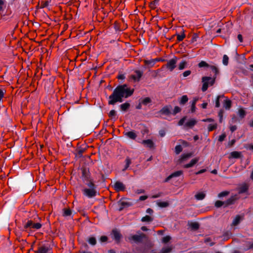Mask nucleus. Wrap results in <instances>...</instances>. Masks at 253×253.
<instances>
[{
  "label": "nucleus",
  "mask_w": 253,
  "mask_h": 253,
  "mask_svg": "<svg viewBox=\"0 0 253 253\" xmlns=\"http://www.w3.org/2000/svg\"><path fill=\"white\" fill-rule=\"evenodd\" d=\"M133 92V89L128 87L126 84H123L117 86L113 91L112 94L109 97L108 103L114 105L116 103L122 102L123 98H127L130 96Z\"/></svg>",
  "instance_id": "obj_1"
},
{
  "label": "nucleus",
  "mask_w": 253,
  "mask_h": 253,
  "mask_svg": "<svg viewBox=\"0 0 253 253\" xmlns=\"http://www.w3.org/2000/svg\"><path fill=\"white\" fill-rule=\"evenodd\" d=\"M145 238V235L140 231H138L136 234L130 235L128 239L131 243H142L143 239Z\"/></svg>",
  "instance_id": "obj_2"
},
{
  "label": "nucleus",
  "mask_w": 253,
  "mask_h": 253,
  "mask_svg": "<svg viewBox=\"0 0 253 253\" xmlns=\"http://www.w3.org/2000/svg\"><path fill=\"white\" fill-rule=\"evenodd\" d=\"M202 82L203 83L202 90L205 91L207 90L209 85H212L214 83V80L210 77H204L202 78Z\"/></svg>",
  "instance_id": "obj_3"
},
{
  "label": "nucleus",
  "mask_w": 253,
  "mask_h": 253,
  "mask_svg": "<svg viewBox=\"0 0 253 253\" xmlns=\"http://www.w3.org/2000/svg\"><path fill=\"white\" fill-rule=\"evenodd\" d=\"M35 253H52V249L49 244H44L40 247Z\"/></svg>",
  "instance_id": "obj_4"
},
{
  "label": "nucleus",
  "mask_w": 253,
  "mask_h": 253,
  "mask_svg": "<svg viewBox=\"0 0 253 253\" xmlns=\"http://www.w3.org/2000/svg\"><path fill=\"white\" fill-rule=\"evenodd\" d=\"M83 194L88 198H92L99 194L96 189L84 188L83 190Z\"/></svg>",
  "instance_id": "obj_5"
},
{
  "label": "nucleus",
  "mask_w": 253,
  "mask_h": 253,
  "mask_svg": "<svg viewBox=\"0 0 253 253\" xmlns=\"http://www.w3.org/2000/svg\"><path fill=\"white\" fill-rule=\"evenodd\" d=\"M42 227V225L40 223H34L31 220H28L24 226V230L28 231L29 229L34 228L35 229H39Z\"/></svg>",
  "instance_id": "obj_6"
},
{
  "label": "nucleus",
  "mask_w": 253,
  "mask_h": 253,
  "mask_svg": "<svg viewBox=\"0 0 253 253\" xmlns=\"http://www.w3.org/2000/svg\"><path fill=\"white\" fill-rule=\"evenodd\" d=\"M111 235H112V238L113 239H114L115 241H116L117 242L120 241V240L122 237V235L120 234V233L119 232V231L116 229L113 230V231H112V233H111Z\"/></svg>",
  "instance_id": "obj_7"
},
{
  "label": "nucleus",
  "mask_w": 253,
  "mask_h": 253,
  "mask_svg": "<svg viewBox=\"0 0 253 253\" xmlns=\"http://www.w3.org/2000/svg\"><path fill=\"white\" fill-rule=\"evenodd\" d=\"M182 174V170H178L172 173L168 177H167L165 180V182H168L170 179L173 177H178Z\"/></svg>",
  "instance_id": "obj_8"
},
{
  "label": "nucleus",
  "mask_w": 253,
  "mask_h": 253,
  "mask_svg": "<svg viewBox=\"0 0 253 253\" xmlns=\"http://www.w3.org/2000/svg\"><path fill=\"white\" fill-rule=\"evenodd\" d=\"M176 63V58H172L169 60L167 63L168 68L171 71L175 67V64Z\"/></svg>",
  "instance_id": "obj_9"
},
{
  "label": "nucleus",
  "mask_w": 253,
  "mask_h": 253,
  "mask_svg": "<svg viewBox=\"0 0 253 253\" xmlns=\"http://www.w3.org/2000/svg\"><path fill=\"white\" fill-rule=\"evenodd\" d=\"M175 36H176L177 40L179 42L182 41L183 39L185 37V35L184 34V31L181 28H180L179 31L176 33Z\"/></svg>",
  "instance_id": "obj_10"
},
{
  "label": "nucleus",
  "mask_w": 253,
  "mask_h": 253,
  "mask_svg": "<svg viewBox=\"0 0 253 253\" xmlns=\"http://www.w3.org/2000/svg\"><path fill=\"white\" fill-rule=\"evenodd\" d=\"M114 188L117 191H124L125 189V186L123 183L120 181H117L114 184Z\"/></svg>",
  "instance_id": "obj_11"
},
{
  "label": "nucleus",
  "mask_w": 253,
  "mask_h": 253,
  "mask_svg": "<svg viewBox=\"0 0 253 253\" xmlns=\"http://www.w3.org/2000/svg\"><path fill=\"white\" fill-rule=\"evenodd\" d=\"M142 76V72L139 70H137L135 72L134 74L132 75V78L135 81H139Z\"/></svg>",
  "instance_id": "obj_12"
},
{
  "label": "nucleus",
  "mask_w": 253,
  "mask_h": 253,
  "mask_svg": "<svg viewBox=\"0 0 253 253\" xmlns=\"http://www.w3.org/2000/svg\"><path fill=\"white\" fill-rule=\"evenodd\" d=\"M125 135L128 138L134 140L137 137V135L134 131H130L126 132Z\"/></svg>",
  "instance_id": "obj_13"
},
{
  "label": "nucleus",
  "mask_w": 253,
  "mask_h": 253,
  "mask_svg": "<svg viewBox=\"0 0 253 253\" xmlns=\"http://www.w3.org/2000/svg\"><path fill=\"white\" fill-rule=\"evenodd\" d=\"M242 219V216L239 215H237L233 219L231 225L235 226L238 225Z\"/></svg>",
  "instance_id": "obj_14"
},
{
  "label": "nucleus",
  "mask_w": 253,
  "mask_h": 253,
  "mask_svg": "<svg viewBox=\"0 0 253 253\" xmlns=\"http://www.w3.org/2000/svg\"><path fill=\"white\" fill-rule=\"evenodd\" d=\"M141 143L149 148H152L154 147V143L150 139L144 140L142 141Z\"/></svg>",
  "instance_id": "obj_15"
},
{
  "label": "nucleus",
  "mask_w": 253,
  "mask_h": 253,
  "mask_svg": "<svg viewBox=\"0 0 253 253\" xmlns=\"http://www.w3.org/2000/svg\"><path fill=\"white\" fill-rule=\"evenodd\" d=\"M197 123V121L195 119H190L188 120L185 124V126L189 127L194 126Z\"/></svg>",
  "instance_id": "obj_16"
},
{
  "label": "nucleus",
  "mask_w": 253,
  "mask_h": 253,
  "mask_svg": "<svg viewBox=\"0 0 253 253\" xmlns=\"http://www.w3.org/2000/svg\"><path fill=\"white\" fill-rule=\"evenodd\" d=\"M249 186L246 184H242L239 188V193L243 194L248 191Z\"/></svg>",
  "instance_id": "obj_17"
},
{
  "label": "nucleus",
  "mask_w": 253,
  "mask_h": 253,
  "mask_svg": "<svg viewBox=\"0 0 253 253\" xmlns=\"http://www.w3.org/2000/svg\"><path fill=\"white\" fill-rule=\"evenodd\" d=\"M199 161L198 158H194L189 163L187 164L184 166V168H189L193 167L195 164H196L198 161Z\"/></svg>",
  "instance_id": "obj_18"
},
{
  "label": "nucleus",
  "mask_w": 253,
  "mask_h": 253,
  "mask_svg": "<svg viewBox=\"0 0 253 253\" xmlns=\"http://www.w3.org/2000/svg\"><path fill=\"white\" fill-rule=\"evenodd\" d=\"M63 215L65 217H71L72 215V211L69 209H64Z\"/></svg>",
  "instance_id": "obj_19"
},
{
  "label": "nucleus",
  "mask_w": 253,
  "mask_h": 253,
  "mask_svg": "<svg viewBox=\"0 0 253 253\" xmlns=\"http://www.w3.org/2000/svg\"><path fill=\"white\" fill-rule=\"evenodd\" d=\"M206 194L204 192H200L197 193L195 197V198L198 200H202L205 197Z\"/></svg>",
  "instance_id": "obj_20"
},
{
  "label": "nucleus",
  "mask_w": 253,
  "mask_h": 253,
  "mask_svg": "<svg viewBox=\"0 0 253 253\" xmlns=\"http://www.w3.org/2000/svg\"><path fill=\"white\" fill-rule=\"evenodd\" d=\"M231 106V101L230 100L228 99H226L225 100H224L223 103V107L226 110H229Z\"/></svg>",
  "instance_id": "obj_21"
},
{
  "label": "nucleus",
  "mask_w": 253,
  "mask_h": 253,
  "mask_svg": "<svg viewBox=\"0 0 253 253\" xmlns=\"http://www.w3.org/2000/svg\"><path fill=\"white\" fill-rule=\"evenodd\" d=\"M87 241L91 246H94L96 244V239L94 237H89Z\"/></svg>",
  "instance_id": "obj_22"
},
{
  "label": "nucleus",
  "mask_w": 253,
  "mask_h": 253,
  "mask_svg": "<svg viewBox=\"0 0 253 253\" xmlns=\"http://www.w3.org/2000/svg\"><path fill=\"white\" fill-rule=\"evenodd\" d=\"M130 107V104L128 102H126L120 105L121 109L122 111H126Z\"/></svg>",
  "instance_id": "obj_23"
},
{
  "label": "nucleus",
  "mask_w": 253,
  "mask_h": 253,
  "mask_svg": "<svg viewBox=\"0 0 253 253\" xmlns=\"http://www.w3.org/2000/svg\"><path fill=\"white\" fill-rule=\"evenodd\" d=\"M160 112L165 115H168L170 113L169 107V106L164 107L160 111Z\"/></svg>",
  "instance_id": "obj_24"
},
{
  "label": "nucleus",
  "mask_w": 253,
  "mask_h": 253,
  "mask_svg": "<svg viewBox=\"0 0 253 253\" xmlns=\"http://www.w3.org/2000/svg\"><path fill=\"white\" fill-rule=\"evenodd\" d=\"M157 205L161 208H166L169 206V203L167 202L157 201Z\"/></svg>",
  "instance_id": "obj_25"
},
{
  "label": "nucleus",
  "mask_w": 253,
  "mask_h": 253,
  "mask_svg": "<svg viewBox=\"0 0 253 253\" xmlns=\"http://www.w3.org/2000/svg\"><path fill=\"white\" fill-rule=\"evenodd\" d=\"M241 155V153L237 151H233L230 153L231 157L233 158H239Z\"/></svg>",
  "instance_id": "obj_26"
},
{
  "label": "nucleus",
  "mask_w": 253,
  "mask_h": 253,
  "mask_svg": "<svg viewBox=\"0 0 253 253\" xmlns=\"http://www.w3.org/2000/svg\"><path fill=\"white\" fill-rule=\"evenodd\" d=\"M171 248L170 247H164L162 249L159 253H169L171 251Z\"/></svg>",
  "instance_id": "obj_27"
},
{
  "label": "nucleus",
  "mask_w": 253,
  "mask_h": 253,
  "mask_svg": "<svg viewBox=\"0 0 253 253\" xmlns=\"http://www.w3.org/2000/svg\"><path fill=\"white\" fill-rule=\"evenodd\" d=\"M188 100V98L187 95H183L180 99V104L181 105L184 104Z\"/></svg>",
  "instance_id": "obj_28"
},
{
  "label": "nucleus",
  "mask_w": 253,
  "mask_h": 253,
  "mask_svg": "<svg viewBox=\"0 0 253 253\" xmlns=\"http://www.w3.org/2000/svg\"><path fill=\"white\" fill-rule=\"evenodd\" d=\"M153 220V218L149 215H146L141 219L142 222H150Z\"/></svg>",
  "instance_id": "obj_29"
},
{
  "label": "nucleus",
  "mask_w": 253,
  "mask_h": 253,
  "mask_svg": "<svg viewBox=\"0 0 253 253\" xmlns=\"http://www.w3.org/2000/svg\"><path fill=\"white\" fill-rule=\"evenodd\" d=\"M192 229L197 230L199 228V224L197 222H192L190 224Z\"/></svg>",
  "instance_id": "obj_30"
},
{
  "label": "nucleus",
  "mask_w": 253,
  "mask_h": 253,
  "mask_svg": "<svg viewBox=\"0 0 253 253\" xmlns=\"http://www.w3.org/2000/svg\"><path fill=\"white\" fill-rule=\"evenodd\" d=\"M216 126H217V125H216V124H215V123H212V124H209L208 126L209 131H212L213 129H215L216 128Z\"/></svg>",
  "instance_id": "obj_31"
},
{
  "label": "nucleus",
  "mask_w": 253,
  "mask_h": 253,
  "mask_svg": "<svg viewBox=\"0 0 253 253\" xmlns=\"http://www.w3.org/2000/svg\"><path fill=\"white\" fill-rule=\"evenodd\" d=\"M182 151V147L180 145H177L175 147V152L176 154H179Z\"/></svg>",
  "instance_id": "obj_32"
},
{
  "label": "nucleus",
  "mask_w": 253,
  "mask_h": 253,
  "mask_svg": "<svg viewBox=\"0 0 253 253\" xmlns=\"http://www.w3.org/2000/svg\"><path fill=\"white\" fill-rule=\"evenodd\" d=\"M131 163V161L129 158H126V165L123 169V170L125 171L129 166Z\"/></svg>",
  "instance_id": "obj_33"
},
{
  "label": "nucleus",
  "mask_w": 253,
  "mask_h": 253,
  "mask_svg": "<svg viewBox=\"0 0 253 253\" xmlns=\"http://www.w3.org/2000/svg\"><path fill=\"white\" fill-rule=\"evenodd\" d=\"M238 115L240 117L243 118L246 115V112L244 109H241L238 111Z\"/></svg>",
  "instance_id": "obj_34"
},
{
  "label": "nucleus",
  "mask_w": 253,
  "mask_h": 253,
  "mask_svg": "<svg viewBox=\"0 0 253 253\" xmlns=\"http://www.w3.org/2000/svg\"><path fill=\"white\" fill-rule=\"evenodd\" d=\"M151 101V99L149 97H145L142 100L141 103L144 105H147L150 103Z\"/></svg>",
  "instance_id": "obj_35"
},
{
  "label": "nucleus",
  "mask_w": 253,
  "mask_h": 253,
  "mask_svg": "<svg viewBox=\"0 0 253 253\" xmlns=\"http://www.w3.org/2000/svg\"><path fill=\"white\" fill-rule=\"evenodd\" d=\"M228 57L226 55H224L222 59L223 64L225 66H227L228 64Z\"/></svg>",
  "instance_id": "obj_36"
},
{
  "label": "nucleus",
  "mask_w": 253,
  "mask_h": 253,
  "mask_svg": "<svg viewBox=\"0 0 253 253\" xmlns=\"http://www.w3.org/2000/svg\"><path fill=\"white\" fill-rule=\"evenodd\" d=\"M235 200V198L234 197H232L230 198H229L228 200H227L226 205H229L232 204L234 201Z\"/></svg>",
  "instance_id": "obj_37"
},
{
  "label": "nucleus",
  "mask_w": 253,
  "mask_h": 253,
  "mask_svg": "<svg viewBox=\"0 0 253 253\" xmlns=\"http://www.w3.org/2000/svg\"><path fill=\"white\" fill-rule=\"evenodd\" d=\"M209 65L205 61H202L199 63V67L200 68L207 67Z\"/></svg>",
  "instance_id": "obj_38"
},
{
  "label": "nucleus",
  "mask_w": 253,
  "mask_h": 253,
  "mask_svg": "<svg viewBox=\"0 0 253 253\" xmlns=\"http://www.w3.org/2000/svg\"><path fill=\"white\" fill-rule=\"evenodd\" d=\"M171 239V237L169 236H166L163 238L162 242L164 243H167Z\"/></svg>",
  "instance_id": "obj_39"
},
{
  "label": "nucleus",
  "mask_w": 253,
  "mask_h": 253,
  "mask_svg": "<svg viewBox=\"0 0 253 253\" xmlns=\"http://www.w3.org/2000/svg\"><path fill=\"white\" fill-rule=\"evenodd\" d=\"M222 96H223L218 95L216 97V99L215 100V106L216 107H217V108L219 107V106H220L219 98L220 97H222Z\"/></svg>",
  "instance_id": "obj_40"
},
{
  "label": "nucleus",
  "mask_w": 253,
  "mask_h": 253,
  "mask_svg": "<svg viewBox=\"0 0 253 253\" xmlns=\"http://www.w3.org/2000/svg\"><path fill=\"white\" fill-rule=\"evenodd\" d=\"M185 65L186 62L182 61L179 65V69L180 70H183L185 68Z\"/></svg>",
  "instance_id": "obj_41"
},
{
  "label": "nucleus",
  "mask_w": 253,
  "mask_h": 253,
  "mask_svg": "<svg viewBox=\"0 0 253 253\" xmlns=\"http://www.w3.org/2000/svg\"><path fill=\"white\" fill-rule=\"evenodd\" d=\"M224 205V202L220 201H217L215 203V206L217 208H219Z\"/></svg>",
  "instance_id": "obj_42"
},
{
  "label": "nucleus",
  "mask_w": 253,
  "mask_h": 253,
  "mask_svg": "<svg viewBox=\"0 0 253 253\" xmlns=\"http://www.w3.org/2000/svg\"><path fill=\"white\" fill-rule=\"evenodd\" d=\"M146 63L149 65L153 66L156 63V61L155 60L152 59L146 61Z\"/></svg>",
  "instance_id": "obj_43"
},
{
  "label": "nucleus",
  "mask_w": 253,
  "mask_h": 253,
  "mask_svg": "<svg viewBox=\"0 0 253 253\" xmlns=\"http://www.w3.org/2000/svg\"><path fill=\"white\" fill-rule=\"evenodd\" d=\"M181 111V108L178 106H175L173 111V114L175 115Z\"/></svg>",
  "instance_id": "obj_44"
},
{
  "label": "nucleus",
  "mask_w": 253,
  "mask_h": 253,
  "mask_svg": "<svg viewBox=\"0 0 253 253\" xmlns=\"http://www.w3.org/2000/svg\"><path fill=\"white\" fill-rule=\"evenodd\" d=\"M228 193H229L227 191H223V192H220V193H219L218 197L220 198L221 197H224V196L227 195L228 194Z\"/></svg>",
  "instance_id": "obj_45"
},
{
  "label": "nucleus",
  "mask_w": 253,
  "mask_h": 253,
  "mask_svg": "<svg viewBox=\"0 0 253 253\" xmlns=\"http://www.w3.org/2000/svg\"><path fill=\"white\" fill-rule=\"evenodd\" d=\"M86 184L89 187V189H96L95 185L92 182H88Z\"/></svg>",
  "instance_id": "obj_46"
},
{
  "label": "nucleus",
  "mask_w": 253,
  "mask_h": 253,
  "mask_svg": "<svg viewBox=\"0 0 253 253\" xmlns=\"http://www.w3.org/2000/svg\"><path fill=\"white\" fill-rule=\"evenodd\" d=\"M198 98L197 97L193 98V100L190 102L191 106L194 107V106H195L196 103L197 101H198Z\"/></svg>",
  "instance_id": "obj_47"
},
{
  "label": "nucleus",
  "mask_w": 253,
  "mask_h": 253,
  "mask_svg": "<svg viewBox=\"0 0 253 253\" xmlns=\"http://www.w3.org/2000/svg\"><path fill=\"white\" fill-rule=\"evenodd\" d=\"M108 238L105 236H102L100 238V242L101 243L105 242L107 241Z\"/></svg>",
  "instance_id": "obj_48"
},
{
  "label": "nucleus",
  "mask_w": 253,
  "mask_h": 253,
  "mask_svg": "<svg viewBox=\"0 0 253 253\" xmlns=\"http://www.w3.org/2000/svg\"><path fill=\"white\" fill-rule=\"evenodd\" d=\"M218 117L219 118V122L220 123H221L222 121V117H223V111L220 110L218 112Z\"/></svg>",
  "instance_id": "obj_49"
},
{
  "label": "nucleus",
  "mask_w": 253,
  "mask_h": 253,
  "mask_svg": "<svg viewBox=\"0 0 253 253\" xmlns=\"http://www.w3.org/2000/svg\"><path fill=\"white\" fill-rule=\"evenodd\" d=\"M191 74V71L190 70H187L183 72V76L184 77H187L189 76Z\"/></svg>",
  "instance_id": "obj_50"
},
{
  "label": "nucleus",
  "mask_w": 253,
  "mask_h": 253,
  "mask_svg": "<svg viewBox=\"0 0 253 253\" xmlns=\"http://www.w3.org/2000/svg\"><path fill=\"white\" fill-rule=\"evenodd\" d=\"M185 120H186V118L185 117H184V118H182L181 119H180V121L178 122V125L179 126H182L183 125H184V124L185 123Z\"/></svg>",
  "instance_id": "obj_51"
},
{
  "label": "nucleus",
  "mask_w": 253,
  "mask_h": 253,
  "mask_svg": "<svg viewBox=\"0 0 253 253\" xmlns=\"http://www.w3.org/2000/svg\"><path fill=\"white\" fill-rule=\"evenodd\" d=\"M225 137L226 135L225 134H222L219 136L218 140L220 142H222L224 140Z\"/></svg>",
  "instance_id": "obj_52"
},
{
  "label": "nucleus",
  "mask_w": 253,
  "mask_h": 253,
  "mask_svg": "<svg viewBox=\"0 0 253 253\" xmlns=\"http://www.w3.org/2000/svg\"><path fill=\"white\" fill-rule=\"evenodd\" d=\"M116 115V112L115 110H111L109 112V116L111 117H115Z\"/></svg>",
  "instance_id": "obj_53"
},
{
  "label": "nucleus",
  "mask_w": 253,
  "mask_h": 253,
  "mask_svg": "<svg viewBox=\"0 0 253 253\" xmlns=\"http://www.w3.org/2000/svg\"><path fill=\"white\" fill-rule=\"evenodd\" d=\"M121 205L123 207H128V206H130L131 204H130L129 203L126 202H122Z\"/></svg>",
  "instance_id": "obj_54"
},
{
  "label": "nucleus",
  "mask_w": 253,
  "mask_h": 253,
  "mask_svg": "<svg viewBox=\"0 0 253 253\" xmlns=\"http://www.w3.org/2000/svg\"><path fill=\"white\" fill-rule=\"evenodd\" d=\"M161 195H162V193L160 192L157 194L152 195L151 198L153 199H155V198H157L161 197Z\"/></svg>",
  "instance_id": "obj_55"
},
{
  "label": "nucleus",
  "mask_w": 253,
  "mask_h": 253,
  "mask_svg": "<svg viewBox=\"0 0 253 253\" xmlns=\"http://www.w3.org/2000/svg\"><path fill=\"white\" fill-rule=\"evenodd\" d=\"M237 129V126H232L230 127V129L232 132H234Z\"/></svg>",
  "instance_id": "obj_56"
},
{
  "label": "nucleus",
  "mask_w": 253,
  "mask_h": 253,
  "mask_svg": "<svg viewBox=\"0 0 253 253\" xmlns=\"http://www.w3.org/2000/svg\"><path fill=\"white\" fill-rule=\"evenodd\" d=\"M147 198H148V197L147 196H141L139 198V201H144L146 199H147Z\"/></svg>",
  "instance_id": "obj_57"
},
{
  "label": "nucleus",
  "mask_w": 253,
  "mask_h": 253,
  "mask_svg": "<svg viewBox=\"0 0 253 253\" xmlns=\"http://www.w3.org/2000/svg\"><path fill=\"white\" fill-rule=\"evenodd\" d=\"M206 171V169H202L196 172V174H200L205 172Z\"/></svg>",
  "instance_id": "obj_58"
},
{
  "label": "nucleus",
  "mask_w": 253,
  "mask_h": 253,
  "mask_svg": "<svg viewBox=\"0 0 253 253\" xmlns=\"http://www.w3.org/2000/svg\"><path fill=\"white\" fill-rule=\"evenodd\" d=\"M146 212L148 214H151L153 213V211L151 209L148 208L146 210Z\"/></svg>",
  "instance_id": "obj_59"
},
{
  "label": "nucleus",
  "mask_w": 253,
  "mask_h": 253,
  "mask_svg": "<svg viewBox=\"0 0 253 253\" xmlns=\"http://www.w3.org/2000/svg\"><path fill=\"white\" fill-rule=\"evenodd\" d=\"M190 156H191V155L190 154H187L183 155L182 156V157L183 160H185V159L190 157Z\"/></svg>",
  "instance_id": "obj_60"
},
{
  "label": "nucleus",
  "mask_w": 253,
  "mask_h": 253,
  "mask_svg": "<svg viewBox=\"0 0 253 253\" xmlns=\"http://www.w3.org/2000/svg\"><path fill=\"white\" fill-rule=\"evenodd\" d=\"M165 134H166V133H165V130H160L159 134L161 136H162V137L164 136L165 135Z\"/></svg>",
  "instance_id": "obj_61"
},
{
  "label": "nucleus",
  "mask_w": 253,
  "mask_h": 253,
  "mask_svg": "<svg viewBox=\"0 0 253 253\" xmlns=\"http://www.w3.org/2000/svg\"><path fill=\"white\" fill-rule=\"evenodd\" d=\"M203 121L205 122H213V120L212 119L209 118V119H204L203 120Z\"/></svg>",
  "instance_id": "obj_62"
},
{
  "label": "nucleus",
  "mask_w": 253,
  "mask_h": 253,
  "mask_svg": "<svg viewBox=\"0 0 253 253\" xmlns=\"http://www.w3.org/2000/svg\"><path fill=\"white\" fill-rule=\"evenodd\" d=\"M211 69L215 74H216L218 72L217 69L214 66H212Z\"/></svg>",
  "instance_id": "obj_63"
},
{
  "label": "nucleus",
  "mask_w": 253,
  "mask_h": 253,
  "mask_svg": "<svg viewBox=\"0 0 253 253\" xmlns=\"http://www.w3.org/2000/svg\"><path fill=\"white\" fill-rule=\"evenodd\" d=\"M238 39L241 42L243 41L242 36L241 34L238 35Z\"/></svg>",
  "instance_id": "obj_64"
}]
</instances>
